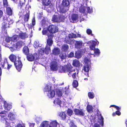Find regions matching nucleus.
Masks as SVG:
<instances>
[{
    "label": "nucleus",
    "mask_w": 127,
    "mask_h": 127,
    "mask_svg": "<svg viewBox=\"0 0 127 127\" xmlns=\"http://www.w3.org/2000/svg\"><path fill=\"white\" fill-rule=\"evenodd\" d=\"M17 127H24V126H23L20 124H18L17 125Z\"/></svg>",
    "instance_id": "63"
},
{
    "label": "nucleus",
    "mask_w": 127,
    "mask_h": 127,
    "mask_svg": "<svg viewBox=\"0 0 127 127\" xmlns=\"http://www.w3.org/2000/svg\"><path fill=\"white\" fill-rule=\"evenodd\" d=\"M2 66L5 68H7L9 70L11 67L12 65L10 64H9L8 63L7 59H5L3 62L1 63Z\"/></svg>",
    "instance_id": "11"
},
{
    "label": "nucleus",
    "mask_w": 127,
    "mask_h": 127,
    "mask_svg": "<svg viewBox=\"0 0 127 127\" xmlns=\"http://www.w3.org/2000/svg\"><path fill=\"white\" fill-rule=\"evenodd\" d=\"M8 117L9 120L13 121L15 119V115L11 113H9L8 115Z\"/></svg>",
    "instance_id": "28"
},
{
    "label": "nucleus",
    "mask_w": 127,
    "mask_h": 127,
    "mask_svg": "<svg viewBox=\"0 0 127 127\" xmlns=\"http://www.w3.org/2000/svg\"><path fill=\"white\" fill-rule=\"evenodd\" d=\"M51 85L50 84H48L47 85L44 89V91L46 92H48L49 91H50L51 90Z\"/></svg>",
    "instance_id": "23"
},
{
    "label": "nucleus",
    "mask_w": 127,
    "mask_h": 127,
    "mask_svg": "<svg viewBox=\"0 0 127 127\" xmlns=\"http://www.w3.org/2000/svg\"><path fill=\"white\" fill-rule=\"evenodd\" d=\"M48 32V30L46 29H44L42 32V33L43 35H45L47 34Z\"/></svg>",
    "instance_id": "54"
},
{
    "label": "nucleus",
    "mask_w": 127,
    "mask_h": 127,
    "mask_svg": "<svg viewBox=\"0 0 127 127\" xmlns=\"http://www.w3.org/2000/svg\"><path fill=\"white\" fill-rule=\"evenodd\" d=\"M80 63L78 60H75L73 61V65L74 66L78 67L80 65Z\"/></svg>",
    "instance_id": "25"
},
{
    "label": "nucleus",
    "mask_w": 127,
    "mask_h": 127,
    "mask_svg": "<svg viewBox=\"0 0 127 127\" xmlns=\"http://www.w3.org/2000/svg\"><path fill=\"white\" fill-rule=\"evenodd\" d=\"M59 115L63 120L65 119L66 117V114L64 112H62L60 113Z\"/></svg>",
    "instance_id": "31"
},
{
    "label": "nucleus",
    "mask_w": 127,
    "mask_h": 127,
    "mask_svg": "<svg viewBox=\"0 0 127 127\" xmlns=\"http://www.w3.org/2000/svg\"><path fill=\"white\" fill-rule=\"evenodd\" d=\"M6 41L7 42H10L11 41V37H6Z\"/></svg>",
    "instance_id": "56"
},
{
    "label": "nucleus",
    "mask_w": 127,
    "mask_h": 127,
    "mask_svg": "<svg viewBox=\"0 0 127 127\" xmlns=\"http://www.w3.org/2000/svg\"><path fill=\"white\" fill-rule=\"evenodd\" d=\"M9 58L12 62H14L16 61V57L14 55L11 54Z\"/></svg>",
    "instance_id": "29"
},
{
    "label": "nucleus",
    "mask_w": 127,
    "mask_h": 127,
    "mask_svg": "<svg viewBox=\"0 0 127 127\" xmlns=\"http://www.w3.org/2000/svg\"><path fill=\"white\" fill-rule=\"evenodd\" d=\"M76 73H74L72 74V77L73 78L75 79L76 78Z\"/></svg>",
    "instance_id": "61"
},
{
    "label": "nucleus",
    "mask_w": 127,
    "mask_h": 127,
    "mask_svg": "<svg viewBox=\"0 0 127 127\" xmlns=\"http://www.w3.org/2000/svg\"><path fill=\"white\" fill-rule=\"evenodd\" d=\"M3 5L4 6L7 7L8 6V4L7 0H3Z\"/></svg>",
    "instance_id": "47"
},
{
    "label": "nucleus",
    "mask_w": 127,
    "mask_h": 127,
    "mask_svg": "<svg viewBox=\"0 0 127 127\" xmlns=\"http://www.w3.org/2000/svg\"><path fill=\"white\" fill-rule=\"evenodd\" d=\"M67 112L69 116H71L72 114L73 111L71 109H68L67 111Z\"/></svg>",
    "instance_id": "53"
},
{
    "label": "nucleus",
    "mask_w": 127,
    "mask_h": 127,
    "mask_svg": "<svg viewBox=\"0 0 127 127\" xmlns=\"http://www.w3.org/2000/svg\"><path fill=\"white\" fill-rule=\"evenodd\" d=\"M39 54L36 53L33 55L29 54L27 56V58L28 60L30 61H32L34 60L38 59L39 58Z\"/></svg>",
    "instance_id": "3"
},
{
    "label": "nucleus",
    "mask_w": 127,
    "mask_h": 127,
    "mask_svg": "<svg viewBox=\"0 0 127 127\" xmlns=\"http://www.w3.org/2000/svg\"><path fill=\"white\" fill-rule=\"evenodd\" d=\"M56 94L58 96H61L62 95V90L57 89L56 91Z\"/></svg>",
    "instance_id": "33"
},
{
    "label": "nucleus",
    "mask_w": 127,
    "mask_h": 127,
    "mask_svg": "<svg viewBox=\"0 0 127 127\" xmlns=\"http://www.w3.org/2000/svg\"><path fill=\"white\" fill-rule=\"evenodd\" d=\"M9 27V24L8 23H7L6 21L3 22L2 23V32L6 34H7V31Z\"/></svg>",
    "instance_id": "8"
},
{
    "label": "nucleus",
    "mask_w": 127,
    "mask_h": 127,
    "mask_svg": "<svg viewBox=\"0 0 127 127\" xmlns=\"http://www.w3.org/2000/svg\"><path fill=\"white\" fill-rule=\"evenodd\" d=\"M87 109L88 111L89 112H90L92 111L93 108L92 106L90 105H88L87 106Z\"/></svg>",
    "instance_id": "42"
},
{
    "label": "nucleus",
    "mask_w": 127,
    "mask_h": 127,
    "mask_svg": "<svg viewBox=\"0 0 127 127\" xmlns=\"http://www.w3.org/2000/svg\"><path fill=\"white\" fill-rule=\"evenodd\" d=\"M50 67L51 70L54 71L57 70L58 69L57 61H52L50 63Z\"/></svg>",
    "instance_id": "4"
},
{
    "label": "nucleus",
    "mask_w": 127,
    "mask_h": 127,
    "mask_svg": "<svg viewBox=\"0 0 127 127\" xmlns=\"http://www.w3.org/2000/svg\"><path fill=\"white\" fill-rule=\"evenodd\" d=\"M78 18V15L76 14H73L71 17L69 18L70 21L73 23L77 21Z\"/></svg>",
    "instance_id": "14"
},
{
    "label": "nucleus",
    "mask_w": 127,
    "mask_h": 127,
    "mask_svg": "<svg viewBox=\"0 0 127 127\" xmlns=\"http://www.w3.org/2000/svg\"><path fill=\"white\" fill-rule=\"evenodd\" d=\"M24 44V43L23 42L20 41L18 42L16 44L15 46L17 47V48H20L22 46H23Z\"/></svg>",
    "instance_id": "24"
},
{
    "label": "nucleus",
    "mask_w": 127,
    "mask_h": 127,
    "mask_svg": "<svg viewBox=\"0 0 127 127\" xmlns=\"http://www.w3.org/2000/svg\"><path fill=\"white\" fill-rule=\"evenodd\" d=\"M14 64L17 69L18 71H19L21 70L22 66L21 61L18 59V60L15 61L14 62Z\"/></svg>",
    "instance_id": "10"
},
{
    "label": "nucleus",
    "mask_w": 127,
    "mask_h": 127,
    "mask_svg": "<svg viewBox=\"0 0 127 127\" xmlns=\"http://www.w3.org/2000/svg\"><path fill=\"white\" fill-rule=\"evenodd\" d=\"M87 32L88 34H91L92 35V31L90 29H88L87 30Z\"/></svg>",
    "instance_id": "57"
},
{
    "label": "nucleus",
    "mask_w": 127,
    "mask_h": 127,
    "mask_svg": "<svg viewBox=\"0 0 127 127\" xmlns=\"http://www.w3.org/2000/svg\"><path fill=\"white\" fill-rule=\"evenodd\" d=\"M48 37V39H52V38L53 37V35L51 33H50L49 34H47Z\"/></svg>",
    "instance_id": "55"
},
{
    "label": "nucleus",
    "mask_w": 127,
    "mask_h": 127,
    "mask_svg": "<svg viewBox=\"0 0 127 127\" xmlns=\"http://www.w3.org/2000/svg\"><path fill=\"white\" fill-rule=\"evenodd\" d=\"M33 46L35 48H38V49H39V55H42L44 54V53L46 54H48L50 51V48L47 45L46 47L44 49L42 46L40 47L39 46L38 42L36 41L34 42Z\"/></svg>",
    "instance_id": "1"
},
{
    "label": "nucleus",
    "mask_w": 127,
    "mask_h": 127,
    "mask_svg": "<svg viewBox=\"0 0 127 127\" xmlns=\"http://www.w3.org/2000/svg\"><path fill=\"white\" fill-rule=\"evenodd\" d=\"M69 48L68 45L66 44H65L62 46V50L64 51H67Z\"/></svg>",
    "instance_id": "36"
},
{
    "label": "nucleus",
    "mask_w": 127,
    "mask_h": 127,
    "mask_svg": "<svg viewBox=\"0 0 127 127\" xmlns=\"http://www.w3.org/2000/svg\"><path fill=\"white\" fill-rule=\"evenodd\" d=\"M19 37L22 39H24L27 37L28 35L26 33H20L19 34Z\"/></svg>",
    "instance_id": "27"
},
{
    "label": "nucleus",
    "mask_w": 127,
    "mask_h": 127,
    "mask_svg": "<svg viewBox=\"0 0 127 127\" xmlns=\"http://www.w3.org/2000/svg\"><path fill=\"white\" fill-rule=\"evenodd\" d=\"M57 123L56 121H54L50 123V125L49 127H56L57 125Z\"/></svg>",
    "instance_id": "30"
},
{
    "label": "nucleus",
    "mask_w": 127,
    "mask_h": 127,
    "mask_svg": "<svg viewBox=\"0 0 127 127\" xmlns=\"http://www.w3.org/2000/svg\"><path fill=\"white\" fill-rule=\"evenodd\" d=\"M99 42L97 41L96 42L93 41H91L89 42L88 44L90 45V48L91 50H93L94 52V56H98L100 54V52L99 50L98 49H95V46L99 44Z\"/></svg>",
    "instance_id": "2"
},
{
    "label": "nucleus",
    "mask_w": 127,
    "mask_h": 127,
    "mask_svg": "<svg viewBox=\"0 0 127 127\" xmlns=\"http://www.w3.org/2000/svg\"><path fill=\"white\" fill-rule=\"evenodd\" d=\"M48 30L51 33H54L58 31V28L55 26L51 25L49 26Z\"/></svg>",
    "instance_id": "9"
},
{
    "label": "nucleus",
    "mask_w": 127,
    "mask_h": 127,
    "mask_svg": "<svg viewBox=\"0 0 127 127\" xmlns=\"http://www.w3.org/2000/svg\"><path fill=\"white\" fill-rule=\"evenodd\" d=\"M72 41V40L70 39L68 36H66L65 38V40H64V42L67 43V44H70Z\"/></svg>",
    "instance_id": "32"
},
{
    "label": "nucleus",
    "mask_w": 127,
    "mask_h": 127,
    "mask_svg": "<svg viewBox=\"0 0 127 127\" xmlns=\"http://www.w3.org/2000/svg\"><path fill=\"white\" fill-rule=\"evenodd\" d=\"M72 85L74 87H77L78 85V83L77 81L74 80L73 83Z\"/></svg>",
    "instance_id": "50"
},
{
    "label": "nucleus",
    "mask_w": 127,
    "mask_h": 127,
    "mask_svg": "<svg viewBox=\"0 0 127 127\" xmlns=\"http://www.w3.org/2000/svg\"><path fill=\"white\" fill-rule=\"evenodd\" d=\"M62 5L65 7H69V2L68 0H63L62 1Z\"/></svg>",
    "instance_id": "18"
},
{
    "label": "nucleus",
    "mask_w": 127,
    "mask_h": 127,
    "mask_svg": "<svg viewBox=\"0 0 127 127\" xmlns=\"http://www.w3.org/2000/svg\"><path fill=\"white\" fill-rule=\"evenodd\" d=\"M68 7H65V6H63V7H61L60 8V11L61 12L63 13H64L68 11L69 9Z\"/></svg>",
    "instance_id": "19"
},
{
    "label": "nucleus",
    "mask_w": 127,
    "mask_h": 127,
    "mask_svg": "<svg viewBox=\"0 0 127 127\" xmlns=\"http://www.w3.org/2000/svg\"><path fill=\"white\" fill-rule=\"evenodd\" d=\"M74 55V54L72 52H71L68 55V57L70 58L72 57Z\"/></svg>",
    "instance_id": "60"
},
{
    "label": "nucleus",
    "mask_w": 127,
    "mask_h": 127,
    "mask_svg": "<svg viewBox=\"0 0 127 127\" xmlns=\"http://www.w3.org/2000/svg\"><path fill=\"white\" fill-rule=\"evenodd\" d=\"M17 49V47L15 46V44L12 47H11L10 48V50L12 52H13L14 50H16Z\"/></svg>",
    "instance_id": "51"
},
{
    "label": "nucleus",
    "mask_w": 127,
    "mask_h": 127,
    "mask_svg": "<svg viewBox=\"0 0 127 127\" xmlns=\"http://www.w3.org/2000/svg\"><path fill=\"white\" fill-rule=\"evenodd\" d=\"M90 67V64H86L84 67L83 70L87 72L89 71Z\"/></svg>",
    "instance_id": "21"
},
{
    "label": "nucleus",
    "mask_w": 127,
    "mask_h": 127,
    "mask_svg": "<svg viewBox=\"0 0 127 127\" xmlns=\"http://www.w3.org/2000/svg\"><path fill=\"white\" fill-rule=\"evenodd\" d=\"M69 125L71 127H76L72 122H70L69 123Z\"/></svg>",
    "instance_id": "58"
},
{
    "label": "nucleus",
    "mask_w": 127,
    "mask_h": 127,
    "mask_svg": "<svg viewBox=\"0 0 127 127\" xmlns=\"http://www.w3.org/2000/svg\"><path fill=\"white\" fill-rule=\"evenodd\" d=\"M19 2H20V5L22 6L25 5V0H19Z\"/></svg>",
    "instance_id": "48"
},
{
    "label": "nucleus",
    "mask_w": 127,
    "mask_h": 127,
    "mask_svg": "<svg viewBox=\"0 0 127 127\" xmlns=\"http://www.w3.org/2000/svg\"><path fill=\"white\" fill-rule=\"evenodd\" d=\"M74 111L76 115L82 116L85 115L84 111L82 109H75L74 110Z\"/></svg>",
    "instance_id": "13"
},
{
    "label": "nucleus",
    "mask_w": 127,
    "mask_h": 127,
    "mask_svg": "<svg viewBox=\"0 0 127 127\" xmlns=\"http://www.w3.org/2000/svg\"><path fill=\"white\" fill-rule=\"evenodd\" d=\"M47 95L49 98H52L55 95V91L53 90H51L48 92Z\"/></svg>",
    "instance_id": "15"
},
{
    "label": "nucleus",
    "mask_w": 127,
    "mask_h": 127,
    "mask_svg": "<svg viewBox=\"0 0 127 127\" xmlns=\"http://www.w3.org/2000/svg\"><path fill=\"white\" fill-rule=\"evenodd\" d=\"M11 41L13 42L16 41L19 39L18 36L17 35H14L11 37Z\"/></svg>",
    "instance_id": "38"
},
{
    "label": "nucleus",
    "mask_w": 127,
    "mask_h": 127,
    "mask_svg": "<svg viewBox=\"0 0 127 127\" xmlns=\"http://www.w3.org/2000/svg\"><path fill=\"white\" fill-rule=\"evenodd\" d=\"M65 17L63 15H61L58 17L56 15H54L52 19V20L54 22H60L63 21Z\"/></svg>",
    "instance_id": "5"
},
{
    "label": "nucleus",
    "mask_w": 127,
    "mask_h": 127,
    "mask_svg": "<svg viewBox=\"0 0 127 127\" xmlns=\"http://www.w3.org/2000/svg\"><path fill=\"white\" fill-rule=\"evenodd\" d=\"M61 100L58 98H56L54 100L53 103H54L56 105H60L61 103Z\"/></svg>",
    "instance_id": "37"
},
{
    "label": "nucleus",
    "mask_w": 127,
    "mask_h": 127,
    "mask_svg": "<svg viewBox=\"0 0 127 127\" xmlns=\"http://www.w3.org/2000/svg\"><path fill=\"white\" fill-rule=\"evenodd\" d=\"M114 107L115 108H116L117 110H119L120 109V108L119 107H118V106H116L115 105H111L110 106V107Z\"/></svg>",
    "instance_id": "59"
},
{
    "label": "nucleus",
    "mask_w": 127,
    "mask_h": 127,
    "mask_svg": "<svg viewBox=\"0 0 127 127\" xmlns=\"http://www.w3.org/2000/svg\"><path fill=\"white\" fill-rule=\"evenodd\" d=\"M6 9V13L7 14L9 15H10L12 14V11L10 7H7Z\"/></svg>",
    "instance_id": "34"
},
{
    "label": "nucleus",
    "mask_w": 127,
    "mask_h": 127,
    "mask_svg": "<svg viewBox=\"0 0 127 127\" xmlns=\"http://www.w3.org/2000/svg\"><path fill=\"white\" fill-rule=\"evenodd\" d=\"M81 13H91L92 12V9H90L89 7H81L79 9Z\"/></svg>",
    "instance_id": "6"
},
{
    "label": "nucleus",
    "mask_w": 127,
    "mask_h": 127,
    "mask_svg": "<svg viewBox=\"0 0 127 127\" xmlns=\"http://www.w3.org/2000/svg\"><path fill=\"white\" fill-rule=\"evenodd\" d=\"M47 43L49 46H51L53 43V41L52 39H48L47 41Z\"/></svg>",
    "instance_id": "49"
},
{
    "label": "nucleus",
    "mask_w": 127,
    "mask_h": 127,
    "mask_svg": "<svg viewBox=\"0 0 127 127\" xmlns=\"http://www.w3.org/2000/svg\"><path fill=\"white\" fill-rule=\"evenodd\" d=\"M83 54V52L80 51H77L75 53L76 58L77 59L80 58L82 56Z\"/></svg>",
    "instance_id": "17"
},
{
    "label": "nucleus",
    "mask_w": 127,
    "mask_h": 127,
    "mask_svg": "<svg viewBox=\"0 0 127 127\" xmlns=\"http://www.w3.org/2000/svg\"><path fill=\"white\" fill-rule=\"evenodd\" d=\"M29 13H28L25 15L24 17L23 20L25 22H27L29 18Z\"/></svg>",
    "instance_id": "26"
},
{
    "label": "nucleus",
    "mask_w": 127,
    "mask_h": 127,
    "mask_svg": "<svg viewBox=\"0 0 127 127\" xmlns=\"http://www.w3.org/2000/svg\"><path fill=\"white\" fill-rule=\"evenodd\" d=\"M7 21H6V22L8 23L9 24H12L13 22V20H11L9 18H7Z\"/></svg>",
    "instance_id": "52"
},
{
    "label": "nucleus",
    "mask_w": 127,
    "mask_h": 127,
    "mask_svg": "<svg viewBox=\"0 0 127 127\" xmlns=\"http://www.w3.org/2000/svg\"><path fill=\"white\" fill-rule=\"evenodd\" d=\"M116 114L118 115H120L121 114V112L119 111H116Z\"/></svg>",
    "instance_id": "62"
},
{
    "label": "nucleus",
    "mask_w": 127,
    "mask_h": 127,
    "mask_svg": "<svg viewBox=\"0 0 127 127\" xmlns=\"http://www.w3.org/2000/svg\"><path fill=\"white\" fill-rule=\"evenodd\" d=\"M94 127H100L99 124H95Z\"/></svg>",
    "instance_id": "64"
},
{
    "label": "nucleus",
    "mask_w": 127,
    "mask_h": 127,
    "mask_svg": "<svg viewBox=\"0 0 127 127\" xmlns=\"http://www.w3.org/2000/svg\"><path fill=\"white\" fill-rule=\"evenodd\" d=\"M70 68V65H69L61 66L60 67L59 72L62 73L67 72V71L69 70Z\"/></svg>",
    "instance_id": "7"
},
{
    "label": "nucleus",
    "mask_w": 127,
    "mask_h": 127,
    "mask_svg": "<svg viewBox=\"0 0 127 127\" xmlns=\"http://www.w3.org/2000/svg\"><path fill=\"white\" fill-rule=\"evenodd\" d=\"M84 46V44L82 41H77L75 43V47L77 49L83 48Z\"/></svg>",
    "instance_id": "12"
},
{
    "label": "nucleus",
    "mask_w": 127,
    "mask_h": 127,
    "mask_svg": "<svg viewBox=\"0 0 127 127\" xmlns=\"http://www.w3.org/2000/svg\"><path fill=\"white\" fill-rule=\"evenodd\" d=\"M103 118L101 115H100L98 116V122L102 126L103 125Z\"/></svg>",
    "instance_id": "16"
},
{
    "label": "nucleus",
    "mask_w": 127,
    "mask_h": 127,
    "mask_svg": "<svg viewBox=\"0 0 127 127\" xmlns=\"http://www.w3.org/2000/svg\"><path fill=\"white\" fill-rule=\"evenodd\" d=\"M43 3L45 5H48L50 3V1L49 0H43Z\"/></svg>",
    "instance_id": "46"
},
{
    "label": "nucleus",
    "mask_w": 127,
    "mask_h": 127,
    "mask_svg": "<svg viewBox=\"0 0 127 127\" xmlns=\"http://www.w3.org/2000/svg\"><path fill=\"white\" fill-rule=\"evenodd\" d=\"M59 56L62 59H65L66 55L65 52H62V53Z\"/></svg>",
    "instance_id": "40"
},
{
    "label": "nucleus",
    "mask_w": 127,
    "mask_h": 127,
    "mask_svg": "<svg viewBox=\"0 0 127 127\" xmlns=\"http://www.w3.org/2000/svg\"><path fill=\"white\" fill-rule=\"evenodd\" d=\"M70 68L69 69V70H68L67 71V72H68V74L69 76H70L71 75H72V74L74 73H73V72H74L75 71V70H71V69H70Z\"/></svg>",
    "instance_id": "43"
},
{
    "label": "nucleus",
    "mask_w": 127,
    "mask_h": 127,
    "mask_svg": "<svg viewBox=\"0 0 127 127\" xmlns=\"http://www.w3.org/2000/svg\"><path fill=\"white\" fill-rule=\"evenodd\" d=\"M84 61L85 64H91L90 60L87 58L86 57L84 59Z\"/></svg>",
    "instance_id": "39"
},
{
    "label": "nucleus",
    "mask_w": 127,
    "mask_h": 127,
    "mask_svg": "<svg viewBox=\"0 0 127 127\" xmlns=\"http://www.w3.org/2000/svg\"><path fill=\"white\" fill-rule=\"evenodd\" d=\"M4 108L5 110H9L11 108V105L7 103L6 102H4Z\"/></svg>",
    "instance_id": "22"
},
{
    "label": "nucleus",
    "mask_w": 127,
    "mask_h": 127,
    "mask_svg": "<svg viewBox=\"0 0 127 127\" xmlns=\"http://www.w3.org/2000/svg\"><path fill=\"white\" fill-rule=\"evenodd\" d=\"M53 54L55 55H58L60 52V50L58 48H55L53 50Z\"/></svg>",
    "instance_id": "20"
},
{
    "label": "nucleus",
    "mask_w": 127,
    "mask_h": 127,
    "mask_svg": "<svg viewBox=\"0 0 127 127\" xmlns=\"http://www.w3.org/2000/svg\"><path fill=\"white\" fill-rule=\"evenodd\" d=\"M68 37L69 38H76L77 37L76 35L73 33L69 34H68Z\"/></svg>",
    "instance_id": "45"
},
{
    "label": "nucleus",
    "mask_w": 127,
    "mask_h": 127,
    "mask_svg": "<svg viewBox=\"0 0 127 127\" xmlns=\"http://www.w3.org/2000/svg\"><path fill=\"white\" fill-rule=\"evenodd\" d=\"M23 53L26 55L29 52L28 48L27 46H25L23 48Z\"/></svg>",
    "instance_id": "35"
},
{
    "label": "nucleus",
    "mask_w": 127,
    "mask_h": 127,
    "mask_svg": "<svg viewBox=\"0 0 127 127\" xmlns=\"http://www.w3.org/2000/svg\"><path fill=\"white\" fill-rule=\"evenodd\" d=\"M35 24V20L34 18H33L32 20V24H31L29 26V28L31 29L34 26Z\"/></svg>",
    "instance_id": "41"
},
{
    "label": "nucleus",
    "mask_w": 127,
    "mask_h": 127,
    "mask_svg": "<svg viewBox=\"0 0 127 127\" xmlns=\"http://www.w3.org/2000/svg\"><path fill=\"white\" fill-rule=\"evenodd\" d=\"M88 95L89 97L91 99H93L95 97V95L94 93H89Z\"/></svg>",
    "instance_id": "44"
}]
</instances>
